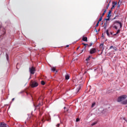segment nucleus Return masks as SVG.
<instances>
[{
    "mask_svg": "<svg viewBox=\"0 0 127 127\" xmlns=\"http://www.w3.org/2000/svg\"><path fill=\"white\" fill-rule=\"evenodd\" d=\"M122 104L123 105H127V100H126L125 101H124L122 102Z\"/></svg>",
    "mask_w": 127,
    "mask_h": 127,
    "instance_id": "nucleus-11",
    "label": "nucleus"
},
{
    "mask_svg": "<svg viewBox=\"0 0 127 127\" xmlns=\"http://www.w3.org/2000/svg\"><path fill=\"white\" fill-rule=\"evenodd\" d=\"M60 126V124H57V127H59Z\"/></svg>",
    "mask_w": 127,
    "mask_h": 127,
    "instance_id": "nucleus-36",
    "label": "nucleus"
},
{
    "mask_svg": "<svg viewBox=\"0 0 127 127\" xmlns=\"http://www.w3.org/2000/svg\"><path fill=\"white\" fill-rule=\"evenodd\" d=\"M83 70V68H81V70Z\"/></svg>",
    "mask_w": 127,
    "mask_h": 127,
    "instance_id": "nucleus-50",
    "label": "nucleus"
},
{
    "mask_svg": "<svg viewBox=\"0 0 127 127\" xmlns=\"http://www.w3.org/2000/svg\"><path fill=\"white\" fill-rule=\"evenodd\" d=\"M113 19H116V17H115Z\"/></svg>",
    "mask_w": 127,
    "mask_h": 127,
    "instance_id": "nucleus-44",
    "label": "nucleus"
},
{
    "mask_svg": "<svg viewBox=\"0 0 127 127\" xmlns=\"http://www.w3.org/2000/svg\"><path fill=\"white\" fill-rule=\"evenodd\" d=\"M124 120L125 121H126V122H127V120H126V118H124Z\"/></svg>",
    "mask_w": 127,
    "mask_h": 127,
    "instance_id": "nucleus-38",
    "label": "nucleus"
},
{
    "mask_svg": "<svg viewBox=\"0 0 127 127\" xmlns=\"http://www.w3.org/2000/svg\"><path fill=\"white\" fill-rule=\"evenodd\" d=\"M107 21L106 22L104 23L103 27H104V29H106L107 28Z\"/></svg>",
    "mask_w": 127,
    "mask_h": 127,
    "instance_id": "nucleus-12",
    "label": "nucleus"
},
{
    "mask_svg": "<svg viewBox=\"0 0 127 127\" xmlns=\"http://www.w3.org/2000/svg\"><path fill=\"white\" fill-rule=\"evenodd\" d=\"M121 32V30H118L117 32H116V34H118V33H120Z\"/></svg>",
    "mask_w": 127,
    "mask_h": 127,
    "instance_id": "nucleus-21",
    "label": "nucleus"
},
{
    "mask_svg": "<svg viewBox=\"0 0 127 127\" xmlns=\"http://www.w3.org/2000/svg\"><path fill=\"white\" fill-rule=\"evenodd\" d=\"M106 12H107V9H105L104 12H103V13H106Z\"/></svg>",
    "mask_w": 127,
    "mask_h": 127,
    "instance_id": "nucleus-33",
    "label": "nucleus"
},
{
    "mask_svg": "<svg viewBox=\"0 0 127 127\" xmlns=\"http://www.w3.org/2000/svg\"><path fill=\"white\" fill-rule=\"evenodd\" d=\"M109 6H110V3L108 4L107 6L106 7V9H108V8H109Z\"/></svg>",
    "mask_w": 127,
    "mask_h": 127,
    "instance_id": "nucleus-25",
    "label": "nucleus"
},
{
    "mask_svg": "<svg viewBox=\"0 0 127 127\" xmlns=\"http://www.w3.org/2000/svg\"><path fill=\"white\" fill-rule=\"evenodd\" d=\"M97 52V49L96 48H92L89 51L90 54H95Z\"/></svg>",
    "mask_w": 127,
    "mask_h": 127,
    "instance_id": "nucleus-3",
    "label": "nucleus"
},
{
    "mask_svg": "<svg viewBox=\"0 0 127 127\" xmlns=\"http://www.w3.org/2000/svg\"><path fill=\"white\" fill-rule=\"evenodd\" d=\"M80 47H78L77 48V50H78V49H79V48Z\"/></svg>",
    "mask_w": 127,
    "mask_h": 127,
    "instance_id": "nucleus-43",
    "label": "nucleus"
},
{
    "mask_svg": "<svg viewBox=\"0 0 127 127\" xmlns=\"http://www.w3.org/2000/svg\"><path fill=\"white\" fill-rule=\"evenodd\" d=\"M98 31H100V29L98 30Z\"/></svg>",
    "mask_w": 127,
    "mask_h": 127,
    "instance_id": "nucleus-51",
    "label": "nucleus"
},
{
    "mask_svg": "<svg viewBox=\"0 0 127 127\" xmlns=\"http://www.w3.org/2000/svg\"><path fill=\"white\" fill-rule=\"evenodd\" d=\"M30 86L31 88H35L38 86V82L36 81L31 80L30 82Z\"/></svg>",
    "mask_w": 127,
    "mask_h": 127,
    "instance_id": "nucleus-1",
    "label": "nucleus"
},
{
    "mask_svg": "<svg viewBox=\"0 0 127 127\" xmlns=\"http://www.w3.org/2000/svg\"><path fill=\"white\" fill-rule=\"evenodd\" d=\"M110 34H111V35H112L113 33L111 32V33H110Z\"/></svg>",
    "mask_w": 127,
    "mask_h": 127,
    "instance_id": "nucleus-42",
    "label": "nucleus"
},
{
    "mask_svg": "<svg viewBox=\"0 0 127 127\" xmlns=\"http://www.w3.org/2000/svg\"><path fill=\"white\" fill-rule=\"evenodd\" d=\"M115 8V5H113L112 7H111V9H114Z\"/></svg>",
    "mask_w": 127,
    "mask_h": 127,
    "instance_id": "nucleus-29",
    "label": "nucleus"
},
{
    "mask_svg": "<svg viewBox=\"0 0 127 127\" xmlns=\"http://www.w3.org/2000/svg\"><path fill=\"white\" fill-rule=\"evenodd\" d=\"M4 33H5V32H4L3 33V34H4Z\"/></svg>",
    "mask_w": 127,
    "mask_h": 127,
    "instance_id": "nucleus-49",
    "label": "nucleus"
},
{
    "mask_svg": "<svg viewBox=\"0 0 127 127\" xmlns=\"http://www.w3.org/2000/svg\"><path fill=\"white\" fill-rule=\"evenodd\" d=\"M80 90H81V87L80 86H78V89L77 90V92H79L80 91Z\"/></svg>",
    "mask_w": 127,
    "mask_h": 127,
    "instance_id": "nucleus-26",
    "label": "nucleus"
},
{
    "mask_svg": "<svg viewBox=\"0 0 127 127\" xmlns=\"http://www.w3.org/2000/svg\"><path fill=\"white\" fill-rule=\"evenodd\" d=\"M105 20H106L107 21H108L110 20V17H108V18H106V19H105Z\"/></svg>",
    "mask_w": 127,
    "mask_h": 127,
    "instance_id": "nucleus-27",
    "label": "nucleus"
},
{
    "mask_svg": "<svg viewBox=\"0 0 127 127\" xmlns=\"http://www.w3.org/2000/svg\"><path fill=\"white\" fill-rule=\"evenodd\" d=\"M0 127H7L6 124H4V123H0Z\"/></svg>",
    "mask_w": 127,
    "mask_h": 127,
    "instance_id": "nucleus-7",
    "label": "nucleus"
},
{
    "mask_svg": "<svg viewBox=\"0 0 127 127\" xmlns=\"http://www.w3.org/2000/svg\"><path fill=\"white\" fill-rule=\"evenodd\" d=\"M64 109L65 110V109H66V107H64Z\"/></svg>",
    "mask_w": 127,
    "mask_h": 127,
    "instance_id": "nucleus-47",
    "label": "nucleus"
},
{
    "mask_svg": "<svg viewBox=\"0 0 127 127\" xmlns=\"http://www.w3.org/2000/svg\"><path fill=\"white\" fill-rule=\"evenodd\" d=\"M83 51H84V50H82L81 51V53H82Z\"/></svg>",
    "mask_w": 127,
    "mask_h": 127,
    "instance_id": "nucleus-41",
    "label": "nucleus"
},
{
    "mask_svg": "<svg viewBox=\"0 0 127 127\" xmlns=\"http://www.w3.org/2000/svg\"><path fill=\"white\" fill-rule=\"evenodd\" d=\"M112 4H113V5H114V6H115V5H117V4H118V2H117V1H113L112 2Z\"/></svg>",
    "mask_w": 127,
    "mask_h": 127,
    "instance_id": "nucleus-13",
    "label": "nucleus"
},
{
    "mask_svg": "<svg viewBox=\"0 0 127 127\" xmlns=\"http://www.w3.org/2000/svg\"><path fill=\"white\" fill-rule=\"evenodd\" d=\"M66 47H69V45H66Z\"/></svg>",
    "mask_w": 127,
    "mask_h": 127,
    "instance_id": "nucleus-40",
    "label": "nucleus"
},
{
    "mask_svg": "<svg viewBox=\"0 0 127 127\" xmlns=\"http://www.w3.org/2000/svg\"><path fill=\"white\" fill-rule=\"evenodd\" d=\"M106 33L108 36H110V33H109V30H106Z\"/></svg>",
    "mask_w": 127,
    "mask_h": 127,
    "instance_id": "nucleus-18",
    "label": "nucleus"
},
{
    "mask_svg": "<svg viewBox=\"0 0 127 127\" xmlns=\"http://www.w3.org/2000/svg\"><path fill=\"white\" fill-rule=\"evenodd\" d=\"M65 79L66 80H69V79H70V76L69 75H65Z\"/></svg>",
    "mask_w": 127,
    "mask_h": 127,
    "instance_id": "nucleus-14",
    "label": "nucleus"
},
{
    "mask_svg": "<svg viewBox=\"0 0 127 127\" xmlns=\"http://www.w3.org/2000/svg\"><path fill=\"white\" fill-rule=\"evenodd\" d=\"M29 71L31 74H32L33 75V74H34L35 72V67H34V66H32L31 67H30Z\"/></svg>",
    "mask_w": 127,
    "mask_h": 127,
    "instance_id": "nucleus-4",
    "label": "nucleus"
},
{
    "mask_svg": "<svg viewBox=\"0 0 127 127\" xmlns=\"http://www.w3.org/2000/svg\"><path fill=\"white\" fill-rule=\"evenodd\" d=\"M51 120V118L50 117H49V119L47 118V121L48 122H50Z\"/></svg>",
    "mask_w": 127,
    "mask_h": 127,
    "instance_id": "nucleus-20",
    "label": "nucleus"
},
{
    "mask_svg": "<svg viewBox=\"0 0 127 127\" xmlns=\"http://www.w3.org/2000/svg\"><path fill=\"white\" fill-rule=\"evenodd\" d=\"M14 101V98L12 99V101Z\"/></svg>",
    "mask_w": 127,
    "mask_h": 127,
    "instance_id": "nucleus-39",
    "label": "nucleus"
},
{
    "mask_svg": "<svg viewBox=\"0 0 127 127\" xmlns=\"http://www.w3.org/2000/svg\"><path fill=\"white\" fill-rule=\"evenodd\" d=\"M113 49H114V50H115V51H117L118 50V49L117 48V47H114V48H113Z\"/></svg>",
    "mask_w": 127,
    "mask_h": 127,
    "instance_id": "nucleus-28",
    "label": "nucleus"
},
{
    "mask_svg": "<svg viewBox=\"0 0 127 127\" xmlns=\"http://www.w3.org/2000/svg\"><path fill=\"white\" fill-rule=\"evenodd\" d=\"M82 45H84V46H85V48H86V46H88V44H86L85 43H82Z\"/></svg>",
    "mask_w": 127,
    "mask_h": 127,
    "instance_id": "nucleus-24",
    "label": "nucleus"
},
{
    "mask_svg": "<svg viewBox=\"0 0 127 127\" xmlns=\"http://www.w3.org/2000/svg\"><path fill=\"white\" fill-rule=\"evenodd\" d=\"M99 48L100 50L102 51L101 54L103 53V51H104V49H105V48H104V43H102L99 46Z\"/></svg>",
    "mask_w": 127,
    "mask_h": 127,
    "instance_id": "nucleus-5",
    "label": "nucleus"
},
{
    "mask_svg": "<svg viewBox=\"0 0 127 127\" xmlns=\"http://www.w3.org/2000/svg\"><path fill=\"white\" fill-rule=\"evenodd\" d=\"M41 84H42V85H45V82H44V81H43V80H42V81H41Z\"/></svg>",
    "mask_w": 127,
    "mask_h": 127,
    "instance_id": "nucleus-19",
    "label": "nucleus"
},
{
    "mask_svg": "<svg viewBox=\"0 0 127 127\" xmlns=\"http://www.w3.org/2000/svg\"><path fill=\"white\" fill-rule=\"evenodd\" d=\"M80 121V119L79 118H77L76 120V122H78Z\"/></svg>",
    "mask_w": 127,
    "mask_h": 127,
    "instance_id": "nucleus-31",
    "label": "nucleus"
},
{
    "mask_svg": "<svg viewBox=\"0 0 127 127\" xmlns=\"http://www.w3.org/2000/svg\"><path fill=\"white\" fill-rule=\"evenodd\" d=\"M104 15H105L104 13H103L101 16L103 17V16H104Z\"/></svg>",
    "mask_w": 127,
    "mask_h": 127,
    "instance_id": "nucleus-37",
    "label": "nucleus"
},
{
    "mask_svg": "<svg viewBox=\"0 0 127 127\" xmlns=\"http://www.w3.org/2000/svg\"><path fill=\"white\" fill-rule=\"evenodd\" d=\"M114 23H119V24H120V28H122V27H123V24L122 23V22H120V21H115Z\"/></svg>",
    "mask_w": 127,
    "mask_h": 127,
    "instance_id": "nucleus-6",
    "label": "nucleus"
},
{
    "mask_svg": "<svg viewBox=\"0 0 127 127\" xmlns=\"http://www.w3.org/2000/svg\"><path fill=\"white\" fill-rule=\"evenodd\" d=\"M83 41H85V42H88V38L87 37H83L82 38Z\"/></svg>",
    "mask_w": 127,
    "mask_h": 127,
    "instance_id": "nucleus-8",
    "label": "nucleus"
},
{
    "mask_svg": "<svg viewBox=\"0 0 127 127\" xmlns=\"http://www.w3.org/2000/svg\"><path fill=\"white\" fill-rule=\"evenodd\" d=\"M95 105H96V103H93L91 106L92 108H93V107H94V106H95Z\"/></svg>",
    "mask_w": 127,
    "mask_h": 127,
    "instance_id": "nucleus-30",
    "label": "nucleus"
},
{
    "mask_svg": "<svg viewBox=\"0 0 127 127\" xmlns=\"http://www.w3.org/2000/svg\"><path fill=\"white\" fill-rule=\"evenodd\" d=\"M112 48H114V46H111L110 47V49H112Z\"/></svg>",
    "mask_w": 127,
    "mask_h": 127,
    "instance_id": "nucleus-35",
    "label": "nucleus"
},
{
    "mask_svg": "<svg viewBox=\"0 0 127 127\" xmlns=\"http://www.w3.org/2000/svg\"><path fill=\"white\" fill-rule=\"evenodd\" d=\"M112 12V10H109V11L108 12V14L107 15V17H111V16H112V15H111V13Z\"/></svg>",
    "mask_w": 127,
    "mask_h": 127,
    "instance_id": "nucleus-10",
    "label": "nucleus"
},
{
    "mask_svg": "<svg viewBox=\"0 0 127 127\" xmlns=\"http://www.w3.org/2000/svg\"><path fill=\"white\" fill-rule=\"evenodd\" d=\"M102 19H103V17L101 16L100 18H99L98 22L100 23V21H102Z\"/></svg>",
    "mask_w": 127,
    "mask_h": 127,
    "instance_id": "nucleus-16",
    "label": "nucleus"
},
{
    "mask_svg": "<svg viewBox=\"0 0 127 127\" xmlns=\"http://www.w3.org/2000/svg\"><path fill=\"white\" fill-rule=\"evenodd\" d=\"M99 23H99V22H97L96 25L95 26V28H97V27H98V26H99Z\"/></svg>",
    "mask_w": 127,
    "mask_h": 127,
    "instance_id": "nucleus-17",
    "label": "nucleus"
},
{
    "mask_svg": "<svg viewBox=\"0 0 127 127\" xmlns=\"http://www.w3.org/2000/svg\"><path fill=\"white\" fill-rule=\"evenodd\" d=\"M116 34H117V33H116V34H115L114 35H116Z\"/></svg>",
    "mask_w": 127,
    "mask_h": 127,
    "instance_id": "nucleus-48",
    "label": "nucleus"
},
{
    "mask_svg": "<svg viewBox=\"0 0 127 127\" xmlns=\"http://www.w3.org/2000/svg\"><path fill=\"white\" fill-rule=\"evenodd\" d=\"M27 95H28V93L27 92H26Z\"/></svg>",
    "mask_w": 127,
    "mask_h": 127,
    "instance_id": "nucleus-45",
    "label": "nucleus"
},
{
    "mask_svg": "<svg viewBox=\"0 0 127 127\" xmlns=\"http://www.w3.org/2000/svg\"><path fill=\"white\" fill-rule=\"evenodd\" d=\"M114 27L115 28V29H118V26H114Z\"/></svg>",
    "mask_w": 127,
    "mask_h": 127,
    "instance_id": "nucleus-32",
    "label": "nucleus"
},
{
    "mask_svg": "<svg viewBox=\"0 0 127 127\" xmlns=\"http://www.w3.org/2000/svg\"><path fill=\"white\" fill-rule=\"evenodd\" d=\"M90 58H91V56H89L86 59V61H88V60H90Z\"/></svg>",
    "mask_w": 127,
    "mask_h": 127,
    "instance_id": "nucleus-22",
    "label": "nucleus"
},
{
    "mask_svg": "<svg viewBox=\"0 0 127 127\" xmlns=\"http://www.w3.org/2000/svg\"><path fill=\"white\" fill-rule=\"evenodd\" d=\"M125 99H127V95H122L121 96L118 97L117 102L121 103V102H123V101L125 100Z\"/></svg>",
    "mask_w": 127,
    "mask_h": 127,
    "instance_id": "nucleus-2",
    "label": "nucleus"
},
{
    "mask_svg": "<svg viewBox=\"0 0 127 127\" xmlns=\"http://www.w3.org/2000/svg\"><path fill=\"white\" fill-rule=\"evenodd\" d=\"M127 108V106H126Z\"/></svg>",
    "mask_w": 127,
    "mask_h": 127,
    "instance_id": "nucleus-52",
    "label": "nucleus"
},
{
    "mask_svg": "<svg viewBox=\"0 0 127 127\" xmlns=\"http://www.w3.org/2000/svg\"><path fill=\"white\" fill-rule=\"evenodd\" d=\"M97 124H98V122H94L93 123H92L91 124V127H93V126H95V125H97Z\"/></svg>",
    "mask_w": 127,
    "mask_h": 127,
    "instance_id": "nucleus-15",
    "label": "nucleus"
},
{
    "mask_svg": "<svg viewBox=\"0 0 127 127\" xmlns=\"http://www.w3.org/2000/svg\"><path fill=\"white\" fill-rule=\"evenodd\" d=\"M52 71H53V72H56V73H57L58 71L57 70H56V68L53 67L51 68Z\"/></svg>",
    "mask_w": 127,
    "mask_h": 127,
    "instance_id": "nucleus-9",
    "label": "nucleus"
},
{
    "mask_svg": "<svg viewBox=\"0 0 127 127\" xmlns=\"http://www.w3.org/2000/svg\"><path fill=\"white\" fill-rule=\"evenodd\" d=\"M92 45H93V43H90L89 45H88V47H91V46H92Z\"/></svg>",
    "mask_w": 127,
    "mask_h": 127,
    "instance_id": "nucleus-23",
    "label": "nucleus"
},
{
    "mask_svg": "<svg viewBox=\"0 0 127 127\" xmlns=\"http://www.w3.org/2000/svg\"><path fill=\"white\" fill-rule=\"evenodd\" d=\"M95 31L98 32V30H97V28H95Z\"/></svg>",
    "mask_w": 127,
    "mask_h": 127,
    "instance_id": "nucleus-34",
    "label": "nucleus"
},
{
    "mask_svg": "<svg viewBox=\"0 0 127 127\" xmlns=\"http://www.w3.org/2000/svg\"><path fill=\"white\" fill-rule=\"evenodd\" d=\"M87 73V71H85L84 74H86Z\"/></svg>",
    "mask_w": 127,
    "mask_h": 127,
    "instance_id": "nucleus-46",
    "label": "nucleus"
}]
</instances>
